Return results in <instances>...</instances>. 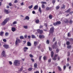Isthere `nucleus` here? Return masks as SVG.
Here are the masks:
<instances>
[{
    "label": "nucleus",
    "mask_w": 73,
    "mask_h": 73,
    "mask_svg": "<svg viewBox=\"0 0 73 73\" xmlns=\"http://www.w3.org/2000/svg\"><path fill=\"white\" fill-rule=\"evenodd\" d=\"M57 42L56 41L54 42V44H53L52 45L51 47L53 49H56V48H58V46H57Z\"/></svg>",
    "instance_id": "f257e3e1"
},
{
    "label": "nucleus",
    "mask_w": 73,
    "mask_h": 73,
    "mask_svg": "<svg viewBox=\"0 0 73 73\" xmlns=\"http://www.w3.org/2000/svg\"><path fill=\"white\" fill-rule=\"evenodd\" d=\"M14 63L15 65L16 66H19L20 64V62L17 60L15 61L14 62Z\"/></svg>",
    "instance_id": "f03ea898"
},
{
    "label": "nucleus",
    "mask_w": 73,
    "mask_h": 73,
    "mask_svg": "<svg viewBox=\"0 0 73 73\" xmlns=\"http://www.w3.org/2000/svg\"><path fill=\"white\" fill-rule=\"evenodd\" d=\"M54 27L53 26L50 29L49 33L51 34L53 33H54Z\"/></svg>",
    "instance_id": "7ed1b4c3"
},
{
    "label": "nucleus",
    "mask_w": 73,
    "mask_h": 73,
    "mask_svg": "<svg viewBox=\"0 0 73 73\" xmlns=\"http://www.w3.org/2000/svg\"><path fill=\"white\" fill-rule=\"evenodd\" d=\"M9 20V18H7L6 19H5L3 22L1 24V25H4L7 23V21Z\"/></svg>",
    "instance_id": "20e7f679"
},
{
    "label": "nucleus",
    "mask_w": 73,
    "mask_h": 73,
    "mask_svg": "<svg viewBox=\"0 0 73 73\" xmlns=\"http://www.w3.org/2000/svg\"><path fill=\"white\" fill-rule=\"evenodd\" d=\"M61 23L60 21H58L56 22V23H53V25H54V26H56L57 25H58L60 24Z\"/></svg>",
    "instance_id": "39448f33"
},
{
    "label": "nucleus",
    "mask_w": 73,
    "mask_h": 73,
    "mask_svg": "<svg viewBox=\"0 0 73 73\" xmlns=\"http://www.w3.org/2000/svg\"><path fill=\"white\" fill-rule=\"evenodd\" d=\"M2 57H6V55L5 54V52L4 50L2 51L1 54Z\"/></svg>",
    "instance_id": "423d86ee"
},
{
    "label": "nucleus",
    "mask_w": 73,
    "mask_h": 73,
    "mask_svg": "<svg viewBox=\"0 0 73 73\" xmlns=\"http://www.w3.org/2000/svg\"><path fill=\"white\" fill-rule=\"evenodd\" d=\"M37 31L39 34H42L43 33V31L39 29L37 30Z\"/></svg>",
    "instance_id": "0eeeda50"
},
{
    "label": "nucleus",
    "mask_w": 73,
    "mask_h": 73,
    "mask_svg": "<svg viewBox=\"0 0 73 73\" xmlns=\"http://www.w3.org/2000/svg\"><path fill=\"white\" fill-rule=\"evenodd\" d=\"M4 12L6 14H8V13H11V11H9L8 10H7L6 9H5L4 10Z\"/></svg>",
    "instance_id": "6e6552de"
},
{
    "label": "nucleus",
    "mask_w": 73,
    "mask_h": 73,
    "mask_svg": "<svg viewBox=\"0 0 73 73\" xmlns=\"http://www.w3.org/2000/svg\"><path fill=\"white\" fill-rule=\"evenodd\" d=\"M20 42H21L20 41V40L18 39H17L15 42L16 45H17V44H18L19 43H20Z\"/></svg>",
    "instance_id": "1a4fd4ad"
},
{
    "label": "nucleus",
    "mask_w": 73,
    "mask_h": 73,
    "mask_svg": "<svg viewBox=\"0 0 73 73\" xmlns=\"http://www.w3.org/2000/svg\"><path fill=\"white\" fill-rule=\"evenodd\" d=\"M58 56V55L57 54H55L54 56V58H52L53 60L55 61L57 60V57Z\"/></svg>",
    "instance_id": "9d476101"
},
{
    "label": "nucleus",
    "mask_w": 73,
    "mask_h": 73,
    "mask_svg": "<svg viewBox=\"0 0 73 73\" xmlns=\"http://www.w3.org/2000/svg\"><path fill=\"white\" fill-rule=\"evenodd\" d=\"M3 46L6 49H8V48H9V46L6 44H4L3 45Z\"/></svg>",
    "instance_id": "9b49d317"
},
{
    "label": "nucleus",
    "mask_w": 73,
    "mask_h": 73,
    "mask_svg": "<svg viewBox=\"0 0 73 73\" xmlns=\"http://www.w3.org/2000/svg\"><path fill=\"white\" fill-rule=\"evenodd\" d=\"M39 37L40 38H44L45 36L43 35H39Z\"/></svg>",
    "instance_id": "f8f14e48"
},
{
    "label": "nucleus",
    "mask_w": 73,
    "mask_h": 73,
    "mask_svg": "<svg viewBox=\"0 0 73 73\" xmlns=\"http://www.w3.org/2000/svg\"><path fill=\"white\" fill-rule=\"evenodd\" d=\"M51 9V8L49 7H46L45 9V11H50Z\"/></svg>",
    "instance_id": "ddd939ff"
},
{
    "label": "nucleus",
    "mask_w": 73,
    "mask_h": 73,
    "mask_svg": "<svg viewBox=\"0 0 73 73\" xmlns=\"http://www.w3.org/2000/svg\"><path fill=\"white\" fill-rule=\"evenodd\" d=\"M27 45L29 46H32V44L30 42H27Z\"/></svg>",
    "instance_id": "4468645a"
},
{
    "label": "nucleus",
    "mask_w": 73,
    "mask_h": 73,
    "mask_svg": "<svg viewBox=\"0 0 73 73\" xmlns=\"http://www.w3.org/2000/svg\"><path fill=\"white\" fill-rule=\"evenodd\" d=\"M64 22H65L66 24H68L69 23V20H68V19H65Z\"/></svg>",
    "instance_id": "2eb2a0df"
},
{
    "label": "nucleus",
    "mask_w": 73,
    "mask_h": 73,
    "mask_svg": "<svg viewBox=\"0 0 73 73\" xmlns=\"http://www.w3.org/2000/svg\"><path fill=\"white\" fill-rule=\"evenodd\" d=\"M54 56V52L53 51H52L51 52V57H53Z\"/></svg>",
    "instance_id": "dca6fc26"
},
{
    "label": "nucleus",
    "mask_w": 73,
    "mask_h": 73,
    "mask_svg": "<svg viewBox=\"0 0 73 73\" xmlns=\"http://www.w3.org/2000/svg\"><path fill=\"white\" fill-rule=\"evenodd\" d=\"M65 7H66L65 5H64V4H63L62 5L61 8L62 9H64L65 8Z\"/></svg>",
    "instance_id": "f3484780"
},
{
    "label": "nucleus",
    "mask_w": 73,
    "mask_h": 73,
    "mask_svg": "<svg viewBox=\"0 0 73 73\" xmlns=\"http://www.w3.org/2000/svg\"><path fill=\"white\" fill-rule=\"evenodd\" d=\"M71 10V9H70L69 8L67 11H65V12H66V13H69L70 12V11Z\"/></svg>",
    "instance_id": "a211bd4d"
},
{
    "label": "nucleus",
    "mask_w": 73,
    "mask_h": 73,
    "mask_svg": "<svg viewBox=\"0 0 73 73\" xmlns=\"http://www.w3.org/2000/svg\"><path fill=\"white\" fill-rule=\"evenodd\" d=\"M12 31L13 32H15L16 31V28L15 27H12L11 28Z\"/></svg>",
    "instance_id": "6ab92c4d"
},
{
    "label": "nucleus",
    "mask_w": 73,
    "mask_h": 73,
    "mask_svg": "<svg viewBox=\"0 0 73 73\" xmlns=\"http://www.w3.org/2000/svg\"><path fill=\"white\" fill-rule=\"evenodd\" d=\"M59 9L60 6L59 5H58L56 7V10H58V9Z\"/></svg>",
    "instance_id": "aec40b11"
},
{
    "label": "nucleus",
    "mask_w": 73,
    "mask_h": 73,
    "mask_svg": "<svg viewBox=\"0 0 73 73\" xmlns=\"http://www.w3.org/2000/svg\"><path fill=\"white\" fill-rule=\"evenodd\" d=\"M58 69L59 71H62V69L61 67L59 66H58Z\"/></svg>",
    "instance_id": "412c9836"
},
{
    "label": "nucleus",
    "mask_w": 73,
    "mask_h": 73,
    "mask_svg": "<svg viewBox=\"0 0 73 73\" xmlns=\"http://www.w3.org/2000/svg\"><path fill=\"white\" fill-rule=\"evenodd\" d=\"M34 44L35 46H37V42L34 41Z\"/></svg>",
    "instance_id": "4be33fe9"
},
{
    "label": "nucleus",
    "mask_w": 73,
    "mask_h": 73,
    "mask_svg": "<svg viewBox=\"0 0 73 73\" xmlns=\"http://www.w3.org/2000/svg\"><path fill=\"white\" fill-rule=\"evenodd\" d=\"M38 11H39L40 13H41L42 12V11H41V7H40L39 8Z\"/></svg>",
    "instance_id": "5701e85b"
},
{
    "label": "nucleus",
    "mask_w": 73,
    "mask_h": 73,
    "mask_svg": "<svg viewBox=\"0 0 73 73\" xmlns=\"http://www.w3.org/2000/svg\"><path fill=\"white\" fill-rule=\"evenodd\" d=\"M3 34H4V32L3 31H1L0 33V36H3Z\"/></svg>",
    "instance_id": "b1692460"
},
{
    "label": "nucleus",
    "mask_w": 73,
    "mask_h": 73,
    "mask_svg": "<svg viewBox=\"0 0 73 73\" xmlns=\"http://www.w3.org/2000/svg\"><path fill=\"white\" fill-rule=\"evenodd\" d=\"M26 20H29V17L28 16H26L25 18Z\"/></svg>",
    "instance_id": "393cba45"
},
{
    "label": "nucleus",
    "mask_w": 73,
    "mask_h": 73,
    "mask_svg": "<svg viewBox=\"0 0 73 73\" xmlns=\"http://www.w3.org/2000/svg\"><path fill=\"white\" fill-rule=\"evenodd\" d=\"M35 68L34 69V70H35V68H37V63H35L34 65Z\"/></svg>",
    "instance_id": "a878e982"
},
{
    "label": "nucleus",
    "mask_w": 73,
    "mask_h": 73,
    "mask_svg": "<svg viewBox=\"0 0 73 73\" xmlns=\"http://www.w3.org/2000/svg\"><path fill=\"white\" fill-rule=\"evenodd\" d=\"M70 44V43L68 41H67L66 42V44L67 45H69Z\"/></svg>",
    "instance_id": "bb28decb"
},
{
    "label": "nucleus",
    "mask_w": 73,
    "mask_h": 73,
    "mask_svg": "<svg viewBox=\"0 0 73 73\" xmlns=\"http://www.w3.org/2000/svg\"><path fill=\"white\" fill-rule=\"evenodd\" d=\"M44 60H47V58L46 56H44L43 58Z\"/></svg>",
    "instance_id": "cd10ccee"
},
{
    "label": "nucleus",
    "mask_w": 73,
    "mask_h": 73,
    "mask_svg": "<svg viewBox=\"0 0 73 73\" xmlns=\"http://www.w3.org/2000/svg\"><path fill=\"white\" fill-rule=\"evenodd\" d=\"M71 48H72V46L70 45L67 46V48L68 49H71Z\"/></svg>",
    "instance_id": "c85d7f7f"
},
{
    "label": "nucleus",
    "mask_w": 73,
    "mask_h": 73,
    "mask_svg": "<svg viewBox=\"0 0 73 73\" xmlns=\"http://www.w3.org/2000/svg\"><path fill=\"white\" fill-rule=\"evenodd\" d=\"M59 51H60V49H58V48H57L56 50V53H58V52H59Z\"/></svg>",
    "instance_id": "c756f323"
},
{
    "label": "nucleus",
    "mask_w": 73,
    "mask_h": 73,
    "mask_svg": "<svg viewBox=\"0 0 73 73\" xmlns=\"http://www.w3.org/2000/svg\"><path fill=\"white\" fill-rule=\"evenodd\" d=\"M31 37L32 38H36L35 36L33 35H31Z\"/></svg>",
    "instance_id": "7c9ffc66"
},
{
    "label": "nucleus",
    "mask_w": 73,
    "mask_h": 73,
    "mask_svg": "<svg viewBox=\"0 0 73 73\" xmlns=\"http://www.w3.org/2000/svg\"><path fill=\"white\" fill-rule=\"evenodd\" d=\"M72 23H73V21L72 20V19H71L69 21V23L70 24H72Z\"/></svg>",
    "instance_id": "2f4dec72"
},
{
    "label": "nucleus",
    "mask_w": 73,
    "mask_h": 73,
    "mask_svg": "<svg viewBox=\"0 0 73 73\" xmlns=\"http://www.w3.org/2000/svg\"><path fill=\"white\" fill-rule=\"evenodd\" d=\"M48 27H46V29H44L43 31H48Z\"/></svg>",
    "instance_id": "473e14b6"
},
{
    "label": "nucleus",
    "mask_w": 73,
    "mask_h": 73,
    "mask_svg": "<svg viewBox=\"0 0 73 73\" xmlns=\"http://www.w3.org/2000/svg\"><path fill=\"white\" fill-rule=\"evenodd\" d=\"M68 40L70 41H72V42H73V39L72 38H70L68 39Z\"/></svg>",
    "instance_id": "72a5a7b5"
},
{
    "label": "nucleus",
    "mask_w": 73,
    "mask_h": 73,
    "mask_svg": "<svg viewBox=\"0 0 73 73\" xmlns=\"http://www.w3.org/2000/svg\"><path fill=\"white\" fill-rule=\"evenodd\" d=\"M23 67H22L21 68L19 69V72H21V71H22V70H23Z\"/></svg>",
    "instance_id": "f704fd0d"
},
{
    "label": "nucleus",
    "mask_w": 73,
    "mask_h": 73,
    "mask_svg": "<svg viewBox=\"0 0 73 73\" xmlns=\"http://www.w3.org/2000/svg\"><path fill=\"white\" fill-rule=\"evenodd\" d=\"M9 35V33L8 32L6 33H5V36H8Z\"/></svg>",
    "instance_id": "c9c22d12"
},
{
    "label": "nucleus",
    "mask_w": 73,
    "mask_h": 73,
    "mask_svg": "<svg viewBox=\"0 0 73 73\" xmlns=\"http://www.w3.org/2000/svg\"><path fill=\"white\" fill-rule=\"evenodd\" d=\"M67 36L68 37H70L71 36V35H70V33H68Z\"/></svg>",
    "instance_id": "e433bc0d"
},
{
    "label": "nucleus",
    "mask_w": 73,
    "mask_h": 73,
    "mask_svg": "<svg viewBox=\"0 0 73 73\" xmlns=\"http://www.w3.org/2000/svg\"><path fill=\"white\" fill-rule=\"evenodd\" d=\"M20 38V39H24V38L23 36H21Z\"/></svg>",
    "instance_id": "4c0bfd02"
},
{
    "label": "nucleus",
    "mask_w": 73,
    "mask_h": 73,
    "mask_svg": "<svg viewBox=\"0 0 73 73\" xmlns=\"http://www.w3.org/2000/svg\"><path fill=\"white\" fill-rule=\"evenodd\" d=\"M48 17L50 19H52V15H49Z\"/></svg>",
    "instance_id": "58836bf2"
},
{
    "label": "nucleus",
    "mask_w": 73,
    "mask_h": 73,
    "mask_svg": "<svg viewBox=\"0 0 73 73\" xmlns=\"http://www.w3.org/2000/svg\"><path fill=\"white\" fill-rule=\"evenodd\" d=\"M42 8H45V5L44 4H42Z\"/></svg>",
    "instance_id": "ea45409f"
},
{
    "label": "nucleus",
    "mask_w": 73,
    "mask_h": 73,
    "mask_svg": "<svg viewBox=\"0 0 73 73\" xmlns=\"http://www.w3.org/2000/svg\"><path fill=\"white\" fill-rule=\"evenodd\" d=\"M33 7V5H31V6L29 7V9H31V8H32Z\"/></svg>",
    "instance_id": "a19ab883"
},
{
    "label": "nucleus",
    "mask_w": 73,
    "mask_h": 73,
    "mask_svg": "<svg viewBox=\"0 0 73 73\" xmlns=\"http://www.w3.org/2000/svg\"><path fill=\"white\" fill-rule=\"evenodd\" d=\"M23 28L25 29H28V26H23Z\"/></svg>",
    "instance_id": "79ce46f5"
},
{
    "label": "nucleus",
    "mask_w": 73,
    "mask_h": 73,
    "mask_svg": "<svg viewBox=\"0 0 73 73\" xmlns=\"http://www.w3.org/2000/svg\"><path fill=\"white\" fill-rule=\"evenodd\" d=\"M34 9L36 10L37 9V5L35 6L34 7Z\"/></svg>",
    "instance_id": "37998d69"
},
{
    "label": "nucleus",
    "mask_w": 73,
    "mask_h": 73,
    "mask_svg": "<svg viewBox=\"0 0 73 73\" xmlns=\"http://www.w3.org/2000/svg\"><path fill=\"white\" fill-rule=\"evenodd\" d=\"M44 24L46 27H48V24L47 23H45Z\"/></svg>",
    "instance_id": "c03bdc74"
},
{
    "label": "nucleus",
    "mask_w": 73,
    "mask_h": 73,
    "mask_svg": "<svg viewBox=\"0 0 73 73\" xmlns=\"http://www.w3.org/2000/svg\"><path fill=\"white\" fill-rule=\"evenodd\" d=\"M33 69V68H29L28 70L29 71H31Z\"/></svg>",
    "instance_id": "a18cd8bd"
},
{
    "label": "nucleus",
    "mask_w": 73,
    "mask_h": 73,
    "mask_svg": "<svg viewBox=\"0 0 73 73\" xmlns=\"http://www.w3.org/2000/svg\"><path fill=\"white\" fill-rule=\"evenodd\" d=\"M46 43L47 44H49V40H47Z\"/></svg>",
    "instance_id": "49530a36"
},
{
    "label": "nucleus",
    "mask_w": 73,
    "mask_h": 73,
    "mask_svg": "<svg viewBox=\"0 0 73 73\" xmlns=\"http://www.w3.org/2000/svg\"><path fill=\"white\" fill-rule=\"evenodd\" d=\"M41 57H42V56H40L39 57V61H41Z\"/></svg>",
    "instance_id": "de8ad7c7"
},
{
    "label": "nucleus",
    "mask_w": 73,
    "mask_h": 73,
    "mask_svg": "<svg viewBox=\"0 0 73 73\" xmlns=\"http://www.w3.org/2000/svg\"><path fill=\"white\" fill-rule=\"evenodd\" d=\"M49 49L50 51H52V48L49 46Z\"/></svg>",
    "instance_id": "09e8293b"
},
{
    "label": "nucleus",
    "mask_w": 73,
    "mask_h": 73,
    "mask_svg": "<svg viewBox=\"0 0 73 73\" xmlns=\"http://www.w3.org/2000/svg\"><path fill=\"white\" fill-rule=\"evenodd\" d=\"M3 41L5 42H7V40H6V39H3Z\"/></svg>",
    "instance_id": "8fccbe9b"
},
{
    "label": "nucleus",
    "mask_w": 73,
    "mask_h": 73,
    "mask_svg": "<svg viewBox=\"0 0 73 73\" xmlns=\"http://www.w3.org/2000/svg\"><path fill=\"white\" fill-rule=\"evenodd\" d=\"M29 56L31 58H32L33 57V55H32V54H30Z\"/></svg>",
    "instance_id": "3c124183"
},
{
    "label": "nucleus",
    "mask_w": 73,
    "mask_h": 73,
    "mask_svg": "<svg viewBox=\"0 0 73 73\" xmlns=\"http://www.w3.org/2000/svg\"><path fill=\"white\" fill-rule=\"evenodd\" d=\"M23 49H25L26 50H28V47H25Z\"/></svg>",
    "instance_id": "603ef678"
},
{
    "label": "nucleus",
    "mask_w": 73,
    "mask_h": 73,
    "mask_svg": "<svg viewBox=\"0 0 73 73\" xmlns=\"http://www.w3.org/2000/svg\"><path fill=\"white\" fill-rule=\"evenodd\" d=\"M17 24V22L16 21H15L13 23V24Z\"/></svg>",
    "instance_id": "864d4df0"
},
{
    "label": "nucleus",
    "mask_w": 73,
    "mask_h": 73,
    "mask_svg": "<svg viewBox=\"0 0 73 73\" xmlns=\"http://www.w3.org/2000/svg\"><path fill=\"white\" fill-rule=\"evenodd\" d=\"M66 66H63V69H64V70H65L66 69Z\"/></svg>",
    "instance_id": "5fc2aeb1"
},
{
    "label": "nucleus",
    "mask_w": 73,
    "mask_h": 73,
    "mask_svg": "<svg viewBox=\"0 0 73 73\" xmlns=\"http://www.w3.org/2000/svg\"><path fill=\"white\" fill-rule=\"evenodd\" d=\"M41 3H42V4H46V2H41Z\"/></svg>",
    "instance_id": "6e6d98bb"
},
{
    "label": "nucleus",
    "mask_w": 73,
    "mask_h": 73,
    "mask_svg": "<svg viewBox=\"0 0 73 73\" xmlns=\"http://www.w3.org/2000/svg\"><path fill=\"white\" fill-rule=\"evenodd\" d=\"M56 39V38H55V37H54L53 40H52V41L53 42H54V41H55V39Z\"/></svg>",
    "instance_id": "4d7b16f0"
},
{
    "label": "nucleus",
    "mask_w": 73,
    "mask_h": 73,
    "mask_svg": "<svg viewBox=\"0 0 73 73\" xmlns=\"http://www.w3.org/2000/svg\"><path fill=\"white\" fill-rule=\"evenodd\" d=\"M43 26L40 25L39 26V28H43Z\"/></svg>",
    "instance_id": "13d9d810"
},
{
    "label": "nucleus",
    "mask_w": 73,
    "mask_h": 73,
    "mask_svg": "<svg viewBox=\"0 0 73 73\" xmlns=\"http://www.w3.org/2000/svg\"><path fill=\"white\" fill-rule=\"evenodd\" d=\"M18 2V1L17 0H16L14 1V3H17Z\"/></svg>",
    "instance_id": "bf43d9fd"
},
{
    "label": "nucleus",
    "mask_w": 73,
    "mask_h": 73,
    "mask_svg": "<svg viewBox=\"0 0 73 73\" xmlns=\"http://www.w3.org/2000/svg\"><path fill=\"white\" fill-rule=\"evenodd\" d=\"M9 6L11 7L12 6V3H9Z\"/></svg>",
    "instance_id": "052dcab7"
},
{
    "label": "nucleus",
    "mask_w": 73,
    "mask_h": 73,
    "mask_svg": "<svg viewBox=\"0 0 73 73\" xmlns=\"http://www.w3.org/2000/svg\"><path fill=\"white\" fill-rule=\"evenodd\" d=\"M31 60L33 62H35V60H34V59H33L31 58Z\"/></svg>",
    "instance_id": "680f3d73"
},
{
    "label": "nucleus",
    "mask_w": 73,
    "mask_h": 73,
    "mask_svg": "<svg viewBox=\"0 0 73 73\" xmlns=\"http://www.w3.org/2000/svg\"><path fill=\"white\" fill-rule=\"evenodd\" d=\"M9 64H10V65H12V63L11 62V61H9Z\"/></svg>",
    "instance_id": "e2e57ef3"
},
{
    "label": "nucleus",
    "mask_w": 73,
    "mask_h": 73,
    "mask_svg": "<svg viewBox=\"0 0 73 73\" xmlns=\"http://www.w3.org/2000/svg\"><path fill=\"white\" fill-rule=\"evenodd\" d=\"M51 62V59H50L48 60V62Z\"/></svg>",
    "instance_id": "0e129e2a"
},
{
    "label": "nucleus",
    "mask_w": 73,
    "mask_h": 73,
    "mask_svg": "<svg viewBox=\"0 0 73 73\" xmlns=\"http://www.w3.org/2000/svg\"><path fill=\"white\" fill-rule=\"evenodd\" d=\"M70 52H68L67 54V56H70Z\"/></svg>",
    "instance_id": "69168bd1"
},
{
    "label": "nucleus",
    "mask_w": 73,
    "mask_h": 73,
    "mask_svg": "<svg viewBox=\"0 0 73 73\" xmlns=\"http://www.w3.org/2000/svg\"><path fill=\"white\" fill-rule=\"evenodd\" d=\"M24 37L25 38H27V35H25L24 36Z\"/></svg>",
    "instance_id": "338daca9"
},
{
    "label": "nucleus",
    "mask_w": 73,
    "mask_h": 73,
    "mask_svg": "<svg viewBox=\"0 0 73 73\" xmlns=\"http://www.w3.org/2000/svg\"><path fill=\"white\" fill-rule=\"evenodd\" d=\"M52 3L53 4H54V3H55V0H53L52 1Z\"/></svg>",
    "instance_id": "774afa93"
}]
</instances>
